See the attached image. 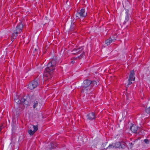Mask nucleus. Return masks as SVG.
Instances as JSON below:
<instances>
[{
  "label": "nucleus",
  "instance_id": "9d476101",
  "mask_svg": "<svg viewBox=\"0 0 150 150\" xmlns=\"http://www.w3.org/2000/svg\"><path fill=\"white\" fill-rule=\"evenodd\" d=\"M87 118L89 120H92L96 118L94 113L91 112L89 113L86 116Z\"/></svg>",
  "mask_w": 150,
  "mask_h": 150
},
{
  "label": "nucleus",
  "instance_id": "1a4fd4ad",
  "mask_svg": "<svg viewBox=\"0 0 150 150\" xmlns=\"http://www.w3.org/2000/svg\"><path fill=\"white\" fill-rule=\"evenodd\" d=\"M34 130L32 131L30 129L28 131V133L30 135H32L38 130V126L37 125H33Z\"/></svg>",
  "mask_w": 150,
  "mask_h": 150
},
{
  "label": "nucleus",
  "instance_id": "2eb2a0df",
  "mask_svg": "<svg viewBox=\"0 0 150 150\" xmlns=\"http://www.w3.org/2000/svg\"><path fill=\"white\" fill-rule=\"evenodd\" d=\"M108 149L114 148H115V145L114 143H113L112 144L110 145L107 147Z\"/></svg>",
  "mask_w": 150,
  "mask_h": 150
},
{
  "label": "nucleus",
  "instance_id": "aec40b11",
  "mask_svg": "<svg viewBox=\"0 0 150 150\" xmlns=\"http://www.w3.org/2000/svg\"><path fill=\"white\" fill-rule=\"evenodd\" d=\"M1 127H0V131L1 130Z\"/></svg>",
  "mask_w": 150,
  "mask_h": 150
},
{
  "label": "nucleus",
  "instance_id": "f257e3e1",
  "mask_svg": "<svg viewBox=\"0 0 150 150\" xmlns=\"http://www.w3.org/2000/svg\"><path fill=\"white\" fill-rule=\"evenodd\" d=\"M56 64V61L55 59H53L51 62L48 63L47 67L44 71V76L45 78V80H48L51 78V75L55 69Z\"/></svg>",
  "mask_w": 150,
  "mask_h": 150
},
{
  "label": "nucleus",
  "instance_id": "0eeeda50",
  "mask_svg": "<svg viewBox=\"0 0 150 150\" xmlns=\"http://www.w3.org/2000/svg\"><path fill=\"white\" fill-rule=\"evenodd\" d=\"M87 16V13L85 12V10L81 9L78 10L76 14V16L79 18H84Z\"/></svg>",
  "mask_w": 150,
  "mask_h": 150
},
{
  "label": "nucleus",
  "instance_id": "ddd939ff",
  "mask_svg": "<svg viewBox=\"0 0 150 150\" xmlns=\"http://www.w3.org/2000/svg\"><path fill=\"white\" fill-rule=\"evenodd\" d=\"M130 129L134 133H136L138 129V127L136 125H133L131 126Z\"/></svg>",
  "mask_w": 150,
  "mask_h": 150
},
{
  "label": "nucleus",
  "instance_id": "a211bd4d",
  "mask_svg": "<svg viewBox=\"0 0 150 150\" xmlns=\"http://www.w3.org/2000/svg\"><path fill=\"white\" fill-rule=\"evenodd\" d=\"M128 80H129V83H128L129 85H130V84H132V82H131V81H132V80H129V79H128Z\"/></svg>",
  "mask_w": 150,
  "mask_h": 150
},
{
  "label": "nucleus",
  "instance_id": "39448f33",
  "mask_svg": "<svg viewBox=\"0 0 150 150\" xmlns=\"http://www.w3.org/2000/svg\"><path fill=\"white\" fill-rule=\"evenodd\" d=\"M25 97L24 96L23 98H20L17 95L14 97V100L15 102L18 104H20L23 103L24 104L27 105L28 104V101L25 99Z\"/></svg>",
  "mask_w": 150,
  "mask_h": 150
},
{
  "label": "nucleus",
  "instance_id": "9b49d317",
  "mask_svg": "<svg viewBox=\"0 0 150 150\" xmlns=\"http://www.w3.org/2000/svg\"><path fill=\"white\" fill-rule=\"evenodd\" d=\"M115 40V39L114 38L112 39V38H110L105 41V43L108 46L110 45L111 43L114 42Z\"/></svg>",
  "mask_w": 150,
  "mask_h": 150
},
{
  "label": "nucleus",
  "instance_id": "6ab92c4d",
  "mask_svg": "<svg viewBox=\"0 0 150 150\" xmlns=\"http://www.w3.org/2000/svg\"><path fill=\"white\" fill-rule=\"evenodd\" d=\"M37 51V49L36 48L34 49V52H35V54L36 53Z\"/></svg>",
  "mask_w": 150,
  "mask_h": 150
},
{
  "label": "nucleus",
  "instance_id": "423d86ee",
  "mask_svg": "<svg viewBox=\"0 0 150 150\" xmlns=\"http://www.w3.org/2000/svg\"><path fill=\"white\" fill-rule=\"evenodd\" d=\"M39 84L38 80L35 79L28 84V87L30 89L32 90L36 88Z\"/></svg>",
  "mask_w": 150,
  "mask_h": 150
},
{
  "label": "nucleus",
  "instance_id": "f3484780",
  "mask_svg": "<svg viewBox=\"0 0 150 150\" xmlns=\"http://www.w3.org/2000/svg\"><path fill=\"white\" fill-rule=\"evenodd\" d=\"M77 58H78V57L76 58H72V61H71V62L72 64H74L75 62V61H74V60H76Z\"/></svg>",
  "mask_w": 150,
  "mask_h": 150
},
{
  "label": "nucleus",
  "instance_id": "6e6552de",
  "mask_svg": "<svg viewBox=\"0 0 150 150\" xmlns=\"http://www.w3.org/2000/svg\"><path fill=\"white\" fill-rule=\"evenodd\" d=\"M115 148L124 149L125 148V145L124 143H120L119 142L114 143Z\"/></svg>",
  "mask_w": 150,
  "mask_h": 150
},
{
  "label": "nucleus",
  "instance_id": "dca6fc26",
  "mask_svg": "<svg viewBox=\"0 0 150 150\" xmlns=\"http://www.w3.org/2000/svg\"><path fill=\"white\" fill-rule=\"evenodd\" d=\"M144 142L146 144H149V141L147 139H145L144 140Z\"/></svg>",
  "mask_w": 150,
  "mask_h": 150
},
{
  "label": "nucleus",
  "instance_id": "7ed1b4c3",
  "mask_svg": "<svg viewBox=\"0 0 150 150\" xmlns=\"http://www.w3.org/2000/svg\"><path fill=\"white\" fill-rule=\"evenodd\" d=\"M83 47H77L74 48L72 51L71 52L73 54L78 55L81 54L78 57L79 59L81 58L84 54V52L83 51Z\"/></svg>",
  "mask_w": 150,
  "mask_h": 150
},
{
  "label": "nucleus",
  "instance_id": "4468645a",
  "mask_svg": "<svg viewBox=\"0 0 150 150\" xmlns=\"http://www.w3.org/2000/svg\"><path fill=\"white\" fill-rule=\"evenodd\" d=\"M33 108H36V109L37 107H38V101L36 100H35L34 102H33Z\"/></svg>",
  "mask_w": 150,
  "mask_h": 150
},
{
  "label": "nucleus",
  "instance_id": "f8f14e48",
  "mask_svg": "<svg viewBox=\"0 0 150 150\" xmlns=\"http://www.w3.org/2000/svg\"><path fill=\"white\" fill-rule=\"evenodd\" d=\"M134 72L133 70L130 71V74L129 78V80L134 81L135 80V77L134 76Z\"/></svg>",
  "mask_w": 150,
  "mask_h": 150
},
{
  "label": "nucleus",
  "instance_id": "20e7f679",
  "mask_svg": "<svg viewBox=\"0 0 150 150\" xmlns=\"http://www.w3.org/2000/svg\"><path fill=\"white\" fill-rule=\"evenodd\" d=\"M23 28V25L22 24H18L16 28V30L14 31V32L12 36V39L15 38L18 36V34L21 33Z\"/></svg>",
  "mask_w": 150,
  "mask_h": 150
},
{
  "label": "nucleus",
  "instance_id": "f03ea898",
  "mask_svg": "<svg viewBox=\"0 0 150 150\" xmlns=\"http://www.w3.org/2000/svg\"><path fill=\"white\" fill-rule=\"evenodd\" d=\"M97 85V83L95 81H91L86 80L84 81L81 92L87 93L90 91L93 86Z\"/></svg>",
  "mask_w": 150,
  "mask_h": 150
}]
</instances>
